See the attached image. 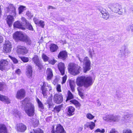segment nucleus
I'll return each mask as SVG.
<instances>
[{"instance_id":"obj_1","label":"nucleus","mask_w":133,"mask_h":133,"mask_svg":"<svg viewBox=\"0 0 133 133\" xmlns=\"http://www.w3.org/2000/svg\"><path fill=\"white\" fill-rule=\"evenodd\" d=\"M77 85L81 88L80 91H82V88L83 86L86 88H88L92 85L93 83L92 78L90 77H86L85 76H80L78 77L76 79Z\"/></svg>"},{"instance_id":"obj_2","label":"nucleus","mask_w":133,"mask_h":133,"mask_svg":"<svg viewBox=\"0 0 133 133\" xmlns=\"http://www.w3.org/2000/svg\"><path fill=\"white\" fill-rule=\"evenodd\" d=\"M22 106L24 107L25 113L30 117L33 116L34 115L35 107L33 104L29 102V99L26 98L22 102Z\"/></svg>"},{"instance_id":"obj_3","label":"nucleus","mask_w":133,"mask_h":133,"mask_svg":"<svg viewBox=\"0 0 133 133\" xmlns=\"http://www.w3.org/2000/svg\"><path fill=\"white\" fill-rule=\"evenodd\" d=\"M68 69L70 73L73 75L79 74L81 70V68L80 66L72 63L69 64Z\"/></svg>"},{"instance_id":"obj_4","label":"nucleus","mask_w":133,"mask_h":133,"mask_svg":"<svg viewBox=\"0 0 133 133\" xmlns=\"http://www.w3.org/2000/svg\"><path fill=\"white\" fill-rule=\"evenodd\" d=\"M130 53V51L129 50L128 46L127 45H124L121 47L119 50L118 56L119 57L125 58L127 55Z\"/></svg>"},{"instance_id":"obj_5","label":"nucleus","mask_w":133,"mask_h":133,"mask_svg":"<svg viewBox=\"0 0 133 133\" xmlns=\"http://www.w3.org/2000/svg\"><path fill=\"white\" fill-rule=\"evenodd\" d=\"M10 68L9 61L7 60L2 59L0 61V70L6 72Z\"/></svg>"},{"instance_id":"obj_6","label":"nucleus","mask_w":133,"mask_h":133,"mask_svg":"<svg viewBox=\"0 0 133 133\" xmlns=\"http://www.w3.org/2000/svg\"><path fill=\"white\" fill-rule=\"evenodd\" d=\"M78 59L81 62H83L85 65L84 70V72H86L87 71H88L90 69L91 62L88 57H85L83 61L79 57H78Z\"/></svg>"},{"instance_id":"obj_7","label":"nucleus","mask_w":133,"mask_h":133,"mask_svg":"<svg viewBox=\"0 0 133 133\" xmlns=\"http://www.w3.org/2000/svg\"><path fill=\"white\" fill-rule=\"evenodd\" d=\"M112 9L113 12L118 13L119 15H122L124 12H125V9L122 8L120 5L117 4H114Z\"/></svg>"},{"instance_id":"obj_8","label":"nucleus","mask_w":133,"mask_h":133,"mask_svg":"<svg viewBox=\"0 0 133 133\" xmlns=\"http://www.w3.org/2000/svg\"><path fill=\"white\" fill-rule=\"evenodd\" d=\"M103 119L107 121L116 122L118 121L120 119V116L118 115H107L103 117Z\"/></svg>"},{"instance_id":"obj_9","label":"nucleus","mask_w":133,"mask_h":133,"mask_svg":"<svg viewBox=\"0 0 133 133\" xmlns=\"http://www.w3.org/2000/svg\"><path fill=\"white\" fill-rule=\"evenodd\" d=\"M5 11L6 14H12L14 16L16 15V9L12 4H10L8 7H6L5 9Z\"/></svg>"},{"instance_id":"obj_10","label":"nucleus","mask_w":133,"mask_h":133,"mask_svg":"<svg viewBox=\"0 0 133 133\" xmlns=\"http://www.w3.org/2000/svg\"><path fill=\"white\" fill-rule=\"evenodd\" d=\"M12 47V45L11 42L8 40L6 41L3 47L5 52L6 53L10 52Z\"/></svg>"},{"instance_id":"obj_11","label":"nucleus","mask_w":133,"mask_h":133,"mask_svg":"<svg viewBox=\"0 0 133 133\" xmlns=\"http://www.w3.org/2000/svg\"><path fill=\"white\" fill-rule=\"evenodd\" d=\"M53 128V130L51 131V133H66L63 126L60 124L57 125L55 131L54 130V127Z\"/></svg>"},{"instance_id":"obj_12","label":"nucleus","mask_w":133,"mask_h":133,"mask_svg":"<svg viewBox=\"0 0 133 133\" xmlns=\"http://www.w3.org/2000/svg\"><path fill=\"white\" fill-rule=\"evenodd\" d=\"M54 102L56 104H60L63 101L62 95L61 94H55L54 96Z\"/></svg>"},{"instance_id":"obj_13","label":"nucleus","mask_w":133,"mask_h":133,"mask_svg":"<svg viewBox=\"0 0 133 133\" xmlns=\"http://www.w3.org/2000/svg\"><path fill=\"white\" fill-rule=\"evenodd\" d=\"M25 35V34H23L22 32L17 31L14 34L13 37L15 39L22 41Z\"/></svg>"},{"instance_id":"obj_14","label":"nucleus","mask_w":133,"mask_h":133,"mask_svg":"<svg viewBox=\"0 0 133 133\" xmlns=\"http://www.w3.org/2000/svg\"><path fill=\"white\" fill-rule=\"evenodd\" d=\"M17 50L18 53L23 55L25 54L28 51V50L25 47L21 45L17 46Z\"/></svg>"},{"instance_id":"obj_15","label":"nucleus","mask_w":133,"mask_h":133,"mask_svg":"<svg viewBox=\"0 0 133 133\" xmlns=\"http://www.w3.org/2000/svg\"><path fill=\"white\" fill-rule=\"evenodd\" d=\"M26 72L27 77L29 78H31L32 75V68L31 65H28L26 66Z\"/></svg>"},{"instance_id":"obj_16","label":"nucleus","mask_w":133,"mask_h":133,"mask_svg":"<svg viewBox=\"0 0 133 133\" xmlns=\"http://www.w3.org/2000/svg\"><path fill=\"white\" fill-rule=\"evenodd\" d=\"M25 91L23 89H21L17 91L16 97L18 99H21L24 98L25 96Z\"/></svg>"},{"instance_id":"obj_17","label":"nucleus","mask_w":133,"mask_h":133,"mask_svg":"<svg viewBox=\"0 0 133 133\" xmlns=\"http://www.w3.org/2000/svg\"><path fill=\"white\" fill-rule=\"evenodd\" d=\"M58 67L61 74L62 75H64L65 68L64 64L62 62L59 63L58 65Z\"/></svg>"},{"instance_id":"obj_18","label":"nucleus","mask_w":133,"mask_h":133,"mask_svg":"<svg viewBox=\"0 0 133 133\" xmlns=\"http://www.w3.org/2000/svg\"><path fill=\"white\" fill-rule=\"evenodd\" d=\"M46 73L47 75V80H50L53 76L52 70L50 68H48L46 70Z\"/></svg>"},{"instance_id":"obj_19","label":"nucleus","mask_w":133,"mask_h":133,"mask_svg":"<svg viewBox=\"0 0 133 133\" xmlns=\"http://www.w3.org/2000/svg\"><path fill=\"white\" fill-rule=\"evenodd\" d=\"M67 56V52L63 51L59 52L58 57L59 58L63 60H64L66 58Z\"/></svg>"},{"instance_id":"obj_20","label":"nucleus","mask_w":133,"mask_h":133,"mask_svg":"<svg viewBox=\"0 0 133 133\" xmlns=\"http://www.w3.org/2000/svg\"><path fill=\"white\" fill-rule=\"evenodd\" d=\"M0 100L5 103L9 104L10 102V100L7 96L1 94H0Z\"/></svg>"},{"instance_id":"obj_21","label":"nucleus","mask_w":133,"mask_h":133,"mask_svg":"<svg viewBox=\"0 0 133 133\" xmlns=\"http://www.w3.org/2000/svg\"><path fill=\"white\" fill-rule=\"evenodd\" d=\"M13 16V15L12 16L10 15H9L6 18V22L10 27L11 26L12 22L14 21Z\"/></svg>"},{"instance_id":"obj_22","label":"nucleus","mask_w":133,"mask_h":133,"mask_svg":"<svg viewBox=\"0 0 133 133\" xmlns=\"http://www.w3.org/2000/svg\"><path fill=\"white\" fill-rule=\"evenodd\" d=\"M17 130L21 132L24 131L26 129V127L25 125L22 123L17 124Z\"/></svg>"},{"instance_id":"obj_23","label":"nucleus","mask_w":133,"mask_h":133,"mask_svg":"<svg viewBox=\"0 0 133 133\" xmlns=\"http://www.w3.org/2000/svg\"><path fill=\"white\" fill-rule=\"evenodd\" d=\"M14 27L20 28L23 30L25 29V28L23 26L21 23L18 21L15 22L14 24Z\"/></svg>"},{"instance_id":"obj_24","label":"nucleus","mask_w":133,"mask_h":133,"mask_svg":"<svg viewBox=\"0 0 133 133\" xmlns=\"http://www.w3.org/2000/svg\"><path fill=\"white\" fill-rule=\"evenodd\" d=\"M22 41L26 43L27 44L30 45L31 44V41L29 37L26 34L24 35Z\"/></svg>"},{"instance_id":"obj_25","label":"nucleus","mask_w":133,"mask_h":133,"mask_svg":"<svg viewBox=\"0 0 133 133\" xmlns=\"http://www.w3.org/2000/svg\"><path fill=\"white\" fill-rule=\"evenodd\" d=\"M50 51L52 52H54L56 51L58 49V46L55 44H51L50 45Z\"/></svg>"},{"instance_id":"obj_26","label":"nucleus","mask_w":133,"mask_h":133,"mask_svg":"<svg viewBox=\"0 0 133 133\" xmlns=\"http://www.w3.org/2000/svg\"><path fill=\"white\" fill-rule=\"evenodd\" d=\"M41 88L48 89L49 90H52V88L50 85L45 82L43 83V85L41 86Z\"/></svg>"},{"instance_id":"obj_27","label":"nucleus","mask_w":133,"mask_h":133,"mask_svg":"<svg viewBox=\"0 0 133 133\" xmlns=\"http://www.w3.org/2000/svg\"><path fill=\"white\" fill-rule=\"evenodd\" d=\"M74 111L75 109L74 107H69L68 108L67 114L69 116H72L74 114Z\"/></svg>"},{"instance_id":"obj_28","label":"nucleus","mask_w":133,"mask_h":133,"mask_svg":"<svg viewBox=\"0 0 133 133\" xmlns=\"http://www.w3.org/2000/svg\"><path fill=\"white\" fill-rule=\"evenodd\" d=\"M0 133H7L6 128L3 124H0Z\"/></svg>"},{"instance_id":"obj_29","label":"nucleus","mask_w":133,"mask_h":133,"mask_svg":"<svg viewBox=\"0 0 133 133\" xmlns=\"http://www.w3.org/2000/svg\"><path fill=\"white\" fill-rule=\"evenodd\" d=\"M32 124L34 127H37L39 124V121L38 119L34 118H32L31 119Z\"/></svg>"},{"instance_id":"obj_30","label":"nucleus","mask_w":133,"mask_h":133,"mask_svg":"<svg viewBox=\"0 0 133 133\" xmlns=\"http://www.w3.org/2000/svg\"><path fill=\"white\" fill-rule=\"evenodd\" d=\"M69 84L72 91H74L75 85V82L73 81H69Z\"/></svg>"},{"instance_id":"obj_31","label":"nucleus","mask_w":133,"mask_h":133,"mask_svg":"<svg viewBox=\"0 0 133 133\" xmlns=\"http://www.w3.org/2000/svg\"><path fill=\"white\" fill-rule=\"evenodd\" d=\"M102 15V17L105 19H107L109 17V15L107 11L106 12H104L101 14Z\"/></svg>"},{"instance_id":"obj_32","label":"nucleus","mask_w":133,"mask_h":133,"mask_svg":"<svg viewBox=\"0 0 133 133\" xmlns=\"http://www.w3.org/2000/svg\"><path fill=\"white\" fill-rule=\"evenodd\" d=\"M36 100L38 103L39 108H41L42 109H43L44 108L42 103L37 98H36Z\"/></svg>"},{"instance_id":"obj_33","label":"nucleus","mask_w":133,"mask_h":133,"mask_svg":"<svg viewBox=\"0 0 133 133\" xmlns=\"http://www.w3.org/2000/svg\"><path fill=\"white\" fill-rule=\"evenodd\" d=\"M62 105H58L57 106H56L54 108V110L58 113L61 110V108L62 107Z\"/></svg>"},{"instance_id":"obj_34","label":"nucleus","mask_w":133,"mask_h":133,"mask_svg":"<svg viewBox=\"0 0 133 133\" xmlns=\"http://www.w3.org/2000/svg\"><path fill=\"white\" fill-rule=\"evenodd\" d=\"M97 9L101 13V14H103V13H104V12H106L107 11L105 9L101 6L98 7L97 8Z\"/></svg>"},{"instance_id":"obj_35","label":"nucleus","mask_w":133,"mask_h":133,"mask_svg":"<svg viewBox=\"0 0 133 133\" xmlns=\"http://www.w3.org/2000/svg\"><path fill=\"white\" fill-rule=\"evenodd\" d=\"M68 96L67 97V100H69L73 98L74 96L71 92L69 90L68 92Z\"/></svg>"},{"instance_id":"obj_36","label":"nucleus","mask_w":133,"mask_h":133,"mask_svg":"<svg viewBox=\"0 0 133 133\" xmlns=\"http://www.w3.org/2000/svg\"><path fill=\"white\" fill-rule=\"evenodd\" d=\"M26 26V28L29 30L33 31V28L31 24L29 22L25 25Z\"/></svg>"},{"instance_id":"obj_37","label":"nucleus","mask_w":133,"mask_h":133,"mask_svg":"<svg viewBox=\"0 0 133 133\" xmlns=\"http://www.w3.org/2000/svg\"><path fill=\"white\" fill-rule=\"evenodd\" d=\"M6 85L3 82H0V91H2L6 87Z\"/></svg>"},{"instance_id":"obj_38","label":"nucleus","mask_w":133,"mask_h":133,"mask_svg":"<svg viewBox=\"0 0 133 133\" xmlns=\"http://www.w3.org/2000/svg\"><path fill=\"white\" fill-rule=\"evenodd\" d=\"M36 65L39 68V70H41L43 67L42 62L40 61L35 63Z\"/></svg>"},{"instance_id":"obj_39","label":"nucleus","mask_w":133,"mask_h":133,"mask_svg":"<svg viewBox=\"0 0 133 133\" xmlns=\"http://www.w3.org/2000/svg\"><path fill=\"white\" fill-rule=\"evenodd\" d=\"M21 20H22V25H23V26L24 27V26L26 24H27L28 22L27 20L24 18L23 17H22L21 18Z\"/></svg>"},{"instance_id":"obj_40","label":"nucleus","mask_w":133,"mask_h":133,"mask_svg":"<svg viewBox=\"0 0 133 133\" xmlns=\"http://www.w3.org/2000/svg\"><path fill=\"white\" fill-rule=\"evenodd\" d=\"M88 53L89 55V57L91 58H93V56L95 54L94 50L92 51L90 49H89Z\"/></svg>"},{"instance_id":"obj_41","label":"nucleus","mask_w":133,"mask_h":133,"mask_svg":"<svg viewBox=\"0 0 133 133\" xmlns=\"http://www.w3.org/2000/svg\"><path fill=\"white\" fill-rule=\"evenodd\" d=\"M42 93L44 97L45 96L47 95V91L49 90L46 89H43L41 88Z\"/></svg>"},{"instance_id":"obj_42","label":"nucleus","mask_w":133,"mask_h":133,"mask_svg":"<svg viewBox=\"0 0 133 133\" xmlns=\"http://www.w3.org/2000/svg\"><path fill=\"white\" fill-rule=\"evenodd\" d=\"M86 116L87 118L90 120H92L93 119L95 116H93L90 113H88L86 115Z\"/></svg>"},{"instance_id":"obj_43","label":"nucleus","mask_w":133,"mask_h":133,"mask_svg":"<svg viewBox=\"0 0 133 133\" xmlns=\"http://www.w3.org/2000/svg\"><path fill=\"white\" fill-rule=\"evenodd\" d=\"M70 102L72 103L75 105L76 106L79 107L80 106V104L77 100L75 99L71 100Z\"/></svg>"},{"instance_id":"obj_44","label":"nucleus","mask_w":133,"mask_h":133,"mask_svg":"<svg viewBox=\"0 0 133 133\" xmlns=\"http://www.w3.org/2000/svg\"><path fill=\"white\" fill-rule=\"evenodd\" d=\"M32 60L35 64L36 63L39 61L38 56L37 55H35L32 58Z\"/></svg>"},{"instance_id":"obj_45","label":"nucleus","mask_w":133,"mask_h":133,"mask_svg":"<svg viewBox=\"0 0 133 133\" xmlns=\"http://www.w3.org/2000/svg\"><path fill=\"white\" fill-rule=\"evenodd\" d=\"M42 57L44 61L45 62L48 61L49 59V58L44 54H42Z\"/></svg>"},{"instance_id":"obj_46","label":"nucleus","mask_w":133,"mask_h":133,"mask_svg":"<svg viewBox=\"0 0 133 133\" xmlns=\"http://www.w3.org/2000/svg\"><path fill=\"white\" fill-rule=\"evenodd\" d=\"M9 57L12 60L13 62L14 63H18V62L17 59H16L15 58L12 57L10 56H9Z\"/></svg>"},{"instance_id":"obj_47","label":"nucleus","mask_w":133,"mask_h":133,"mask_svg":"<svg viewBox=\"0 0 133 133\" xmlns=\"http://www.w3.org/2000/svg\"><path fill=\"white\" fill-rule=\"evenodd\" d=\"M94 132H99L100 133H104L105 132V130L104 129H98L95 130Z\"/></svg>"},{"instance_id":"obj_48","label":"nucleus","mask_w":133,"mask_h":133,"mask_svg":"<svg viewBox=\"0 0 133 133\" xmlns=\"http://www.w3.org/2000/svg\"><path fill=\"white\" fill-rule=\"evenodd\" d=\"M95 127V124L93 122H90L89 128L91 130L93 129Z\"/></svg>"},{"instance_id":"obj_49","label":"nucleus","mask_w":133,"mask_h":133,"mask_svg":"<svg viewBox=\"0 0 133 133\" xmlns=\"http://www.w3.org/2000/svg\"><path fill=\"white\" fill-rule=\"evenodd\" d=\"M34 133L31 132L30 133H44L43 131L40 129H38L35 130H34Z\"/></svg>"},{"instance_id":"obj_50","label":"nucleus","mask_w":133,"mask_h":133,"mask_svg":"<svg viewBox=\"0 0 133 133\" xmlns=\"http://www.w3.org/2000/svg\"><path fill=\"white\" fill-rule=\"evenodd\" d=\"M123 133H132V132L131 130L129 129H126L123 130Z\"/></svg>"},{"instance_id":"obj_51","label":"nucleus","mask_w":133,"mask_h":133,"mask_svg":"<svg viewBox=\"0 0 133 133\" xmlns=\"http://www.w3.org/2000/svg\"><path fill=\"white\" fill-rule=\"evenodd\" d=\"M26 15L29 19H31L33 16V15L29 11L27 12Z\"/></svg>"},{"instance_id":"obj_52","label":"nucleus","mask_w":133,"mask_h":133,"mask_svg":"<svg viewBox=\"0 0 133 133\" xmlns=\"http://www.w3.org/2000/svg\"><path fill=\"white\" fill-rule=\"evenodd\" d=\"M24 7L23 6H20L18 8L19 14H21L24 10Z\"/></svg>"},{"instance_id":"obj_53","label":"nucleus","mask_w":133,"mask_h":133,"mask_svg":"<svg viewBox=\"0 0 133 133\" xmlns=\"http://www.w3.org/2000/svg\"><path fill=\"white\" fill-rule=\"evenodd\" d=\"M39 25L42 28H44L45 25L44 22L42 21H40L38 25Z\"/></svg>"},{"instance_id":"obj_54","label":"nucleus","mask_w":133,"mask_h":133,"mask_svg":"<svg viewBox=\"0 0 133 133\" xmlns=\"http://www.w3.org/2000/svg\"><path fill=\"white\" fill-rule=\"evenodd\" d=\"M33 21L37 25L39 24V21L38 19L36 18H34L33 19Z\"/></svg>"},{"instance_id":"obj_55","label":"nucleus","mask_w":133,"mask_h":133,"mask_svg":"<svg viewBox=\"0 0 133 133\" xmlns=\"http://www.w3.org/2000/svg\"><path fill=\"white\" fill-rule=\"evenodd\" d=\"M81 88H77V90L78 91L79 95L81 96H83V93L82 91H80Z\"/></svg>"},{"instance_id":"obj_56","label":"nucleus","mask_w":133,"mask_h":133,"mask_svg":"<svg viewBox=\"0 0 133 133\" xmlns=\"http://www.w3.org/2000/svg\"><path fill=\"white\" fill-rule=\"evenodd\" d=\"M21 59L22 61L24 62H27L29 61L28 58L26 57H23Z\"/></svg>"},{"instance_id":"obj_57","label":"nucleus","mask_w":133,"mask_h":133,"mask_svg":"<svg viewBox=\"0 0 133 133\" xmlns=\"http://www.w3.org/2000/svg\"><path fill=\"white\" fill-rule=\"evenodd\" d=\"M131 116V115L130 114H127L125 115L123 117V118H124V119H123L124 120V119H126L128 118L129 117H130Z\"/></svg>"},{"instance_id":"obj_58","label":"nucleus","mask_w":133,"mask_h":133,"mask_svg":"<svg viewBox=\"0 0 133 133\" xmlns=\"http://www.w3.org/2000/svg\"><path fill=\"white\" fill-rule=\"evenodd\" d=\"M67 76L66 75H65L62 78V84L65 83L67 79Z\"/></svg>"},{"instance_id":"obj_59","label":"nucleus","mask_w":133,"mask_h":133,"mask_svg":"<svg viewBox=\"0 0 133 133\" xmlns=\"http://www.w3.org/2000/svg\"><path fill=\"white\" fill-rule=\"evenodd\" d=\"M56 89L58 92H60L61 91V86L60 85L58 84L57 85Z\"/></svg>"},{"instance_id":"obj_60","label":"nucleus","mask_w":133,"mask_h":133,"mask_svg":"<svg viewBox=\"0 0 133 133\" xmlns=\"http://www.w3.org/2000/svg\"><path fill=\"white\" fill-rule=\"evenodd\" d=\"M109 133H118V132L115 130V129H112L110 130Z\"/></svg>"},{"instance_id":"obj_61","label":"nucleus","mask_w":133,"mask_h":133,"mask_svg":"<svg viewBox=\"0 0 133 133\" xmlns=\"http://www.w3.org/2000/svg\"><path fill=\"white\" fill-rule=\"evenodd\" d=\"M49 62L52 65L54 64L56 62L54 60H49Z\"/></svg>"},{"instance_id":"obj_62","label":"nucleus","mask_w":133,"mask_h":133,"mask_svg":"<svg viewBox=\"0 0 133 133\" xmlns=\"http://www.w3.org/2000/svg\"><path fill=\"white\" fill-rule=\"evenodd\" d=\"M132 25H130L127 28V30L128 31H130V30H131L132 31Z\"/></svg>"},{"instance_id":"obj_63","label":"nucleus","mask_w":133,"mask_h":133,"mask_svg":"<svg viewBox=\"0 0 133 133\" xmlns=\"http://www.w3.org/2000/svg\"><path fill=\"white\" fill-rule=\"evenodd\" d=\"M90 122H88L86 124L84 125V128H88L89 127Z\"/></svg>"},{"instance_id":"obj_64","label":"nucleus","mask_w":133,"mask_h":133,"mask_svg":"<svg viewBox=\"0 0 133 133\" xmlns=\"http://www.w3.org/2000/svg\"><path fill=\"white\" fill-rule=\"evenodd\" d=\"M16 73L18 75H19L21 73L20 70L19 69H17L16 71Z\"/></svg>"}]
</instances>
